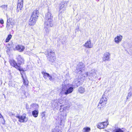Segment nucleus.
<instances>
[{"instance_id":"35","label":"nucleus","mask_w":132,"mask_h":132,"mask_svg":"<svg viewBox=\"0 0 132 132\" xmlns=\"http://www.w3.org/2000/svg\"><path fill=\"white\" fill-rule=\"evenodd\" d=\"M12 83H13V84H14V83H15V82H13Z\"/></svg>"},{"instance_id":"2","label":"nucleus","mask_w":132,"mask_h":132,"mask_svg":"<svg viewBox=\"0 0 132 132\" xmlns=\"http://www.w3.org/2000/svg\"><path fill=\"white\" fill-rule=\"evenodd\" d=\"M85 70L84 65L82 63H80L77 65L75 71L76 72L80 74L82 76V77H90L96 74V73L94 70H92L89 73L87 72H85L83 73L82 72Z\"/></svg>"},{"instance_id":"34","label":"nucleus","mask_w":132,"mask_h":132,"mask_svg":"<svg viewBox=\"0 0 132 132\" xmlns=\"http://www.w3.org/2000/svg\"><path fill=\"white\" fill-rule=\"evenodd\" d=\"M15 86V85H14H14L12 84V86H13H13Z\"/></svg>"},{"instance_id":"28","label":"nucleus","mask_w":132,"mask_h":132,"mask_svg":"<svg viewBox=\"0 0 132 132\" xmlns=\"http://www.w3.org/2000/svg\"><path fill=\"white\" fill-rule=\"evenodd\" d=\"M22 76V78L23 79V82L24 84L26 85H27L28 84V82L27 81H26L23 78V77L22 74H21Z\"/></svg>"},{"instance_id":"21","label":"nucleus","mask_w":132,"mask_h":132,"mask_svg":"<svg viewBox=\"0 0 132 132\" xmlns=\"http://www.w3.org/2000/svg\"><path fill=\"white\" fill-rule=\"evenodd\" d=\"M32 113L34 117L36 118L38 116L39 111L38 110H35L32 111Z\"/></svg>"},{"instance_id":"29","label":"nucleus","mask_w":132,"mask_h":132,"mask_svg":"<svg viewBox=\"0 0 132 132\" xmlns=\"http://www.w3.org/2000/svg\"><path fill=\"white\" fill-rule=\"evenodd\" d=\"M1 7L3 9L5 10H6L7 9V5H3L1 6Z\"/></svg>"},{"instance_id":"24","label":"nucleus","mask_w":132,"mask_h":132,"mask_svg":"<svg viewBox=\"0 0 132 132\" xmlns=\"http://www.w3.org/2000/svg\"><path fill=\"white\" fill-rule=\"evenodd\" d=\"M79 92L81 93H84L85 92V89L82 87H80L79 88Z\"/></svg>"},{"instance_id":"33","label":"nucleus","mask_w":132,"mask_h":132,"mask_svg":"<svg viewBox=\"0 0 132 132\" xmlns=\"http://www.w3.org/2000/svg\"><path fill=\"white\" fill-rule=\"evenodd\" d=\"M0 118H3V116H2V115L0 113Z\"/></svg>"},{"instance_id":"26","label":"nucleus","mask_w":132,"mask_h":132,"mask_svg":"<svg viewBox=\"0 0 132 132\" xmlns=\"http://www.w3.org/2000/svg\"><path fill=\"white\" fill-rule=\"evenodd\" d=\"M52 132H61V131L59 129L58 127H56L53 129Z\"/></svg>"},{"instance_id":"11","label":"nucleus","mask_w":132,"mask_h":132,"mask_svg":"<svg viewBox=\"0 0 132 132\" xmlns=\"http://www.w3.org/2000/svg\"><path fill=\"white\" fill-rule=\"evenodd\" d=\"M68 2H62L59 5L60 10L64 11L66 10V7L67 5Z\"/></svg>"},{"instance_id":"27","label":"nucleus","mask_w":132,"mask_h":132,"mask_svg":"<svg viewBox=\"0 0 132 132\" xmlns=\"http://www.w3.org/2000/svg\"><path fill=\"white\" fill-rule=\"evenodd\" d=\"M132 93L131 92H129L128 93L127 96V98L128 99V98H130V97L131 96Z\"/></svg>"},{"instance_id":"6","label":"nucleus","mask_w":132,"mask_h":132,"mask_svg":"<svg viewBox=\"0 0 132 132\" xmlns=\"http://www.w3.org/2000/svg\"><path fill=\"white\" fill-rule=\"evenodd\" d=\"M43 31L45 34H48L50 31V28L53 26V24L45 23Z\"/></svg>"},{"instance_id":"13","label":"nucleus","mask_w":132,"mask_h":132,"mask_svg":"<svg viewBox=\"0 0 132 132\" xmlns=\"http://www.w3.org/2000/svg\"><path fill=\"white\" fill-rule=\"evenodd\" d=\"M123 38L122 36L121 35L117 36L114 38V42L116 44H119L120 42Z\"/></svg>"},{"instance_id":"22","label":"nucleus","mask_w":132,"mask_h":132,"mask_svg":"<svg viewBox=\"0 0 132 132\" xmlns=\"http://www.w3.org/2000/svg\"><path fill=\"white\" fill-rule=\"evenodd\" d=\"M91 130L90 128L88 127H84L82 130V132H89Z\"/></svg>"},{"instance_id":"32","label":"nucleus","mask_w":132,"mask_h":132,"mask_svg":"<svg viewBox=\"0 0 132 132\" xmlns=\"http://www.w3.org/2000/svg\"><path fill=\"white\" fill-rule=\"evenodd\" d=\"M70 107V106H67L66 107H65L64 108V110H65L66 109H67L68 110H69V108Z\"/></svg>"},{"instance_id":"23","label":"nucleus","mask_w":132,"mask_h":132,"mask_svg":"<svg viewBox=\"0 0 132 132\" xmlns=\"http://www.w3.org/2000/svg\"><path fill=\"white\" fill-rule=\"evenodd\" d=\"M12 37V35L11 34H9L8 35L6 39L5 42H9Z\"/></svg>"},{"instance_id":"5","label":"nucleus","mask_w":132,"mask_h":132,"mask_svg":"<svg viewBox=\"0 0 132 132\" xmlns=\"http://www.w3.org/2000/svg\"><path fill=\"white\" fill-rule=\"evenodd\" d=\"M15 22L14 20L9 18L8 19L6 23V27L8 29H10L13 28V26L15 25Z\"/></svg>"},{"instance_id":"7","label":"nucleus","mask_w":132,"mask_h":132,"mask_svg":"<svg viewBox=\"0 0 132 132\" xmlns=\"http://www.w3.org/2000/svg\"><path fill=\"white\" fill-rule=\"evenodd\" d=\"M16 117L19 119V121L21 122H25L28 120V118L26 117V114H23L22 116H17Z\"/></svg>"},{"instance_id":"4","label":"nucleus","mask_w":132,"mask_h":132,"mask_svg":"<svg viewBox=\"0 0 132 132\" xmlns=\"http://www.w3.org/2000/svg\"><path fill=\"white\" fill-rule=\"evenodd\" d=\"M107 100L106 97L104 96L103 95L101 99L98 104V108L101 109L102 107L104 106L107 103Z\"/></svg>"},{"instance_id":"17","label":"nucleus","mask_w":132,"mask_h":132,"mask_svg":"<svg viewBox=\"0 0 132 132\" xmlns=\"http://www.w3.org/2000/svg\"><path fill=\"white\" fill-rule=\"evenodd\" d=\"M37 20L36 19L31 17L29 20V24L30 26L34 25L35 24Z\"/></svg>"},{"instance_id":"31","label":"nucleus","mask_w":132,"mask_h":132,"mask_svg":"<svg viewBox=\"0 0 132 132\" xmlns=\"http://www.w3.org/2000/svg\"><path fill=\"white\" fill-rule=\"evenodd\" d=\"M0 23L1 24H3L4 23V21L3 19H1L0 20Z\"/></svg>"},{"instance_id":"15","label":"nucleus","mask_w":132,"mask_h":132,"mask_svg":"<svg viewBox=\"0 0 132 132\" xmlns=\"http://www.w3.org/2000/svg\"><path fill=\"white\" fill-rule=\"evenodd\" d=\"M39 15V11L38 10H36L33 12L31 17L37 19Z\"/></svg>"},{"instance_id":"19","label":"nucleus","mask_w":132,"mask_h":132,"mask_svg":"<svg viewBox=\"0 0 132 132\" xmlns=\"http://www.w3.org/2000/svg\"><path fill=\"white\" fill-rule=\"evenodd\" d=\"M42 73L44 75V77L45 79H47L48 78H49L50 80H51L52 79V77L50 76V75L44 72H42Z\"/></svg>"},{"instance_id":"25","label":"nucleus","mask_w":132,"mask_h":132,"mask_svg":"<svg viewBox=\"0 0 132 132\" xmlns=\"http://www.w3.org/2000/svg\"><path fill=\"white\" fill-rule=\"evenodd\" d=\"M31 106L34 109H36L38 108V105L36 104H33L31 105Z\"/></svg>"},{"instance_id":"9","label":"nucleus","mask_w":132,"mask_h":132,"mask_svg":"<svg viewBox=\"0 0 132 132\" xmlns=\"http://www.w3.org/2000/svg\"><path fill=\"white\" fill-rule=\"evenodd\" d=\"M10 63L11 65L15 67L16 68L19 70V71H23L22 69L20 67V65L16 63L14 60L13 59L10 60Z\"/></svg>"},{"instance_id":"20","label":"nucleus","mask_w":132,"mask_h":132,"mask_svg":"<svg viewBox=\"0 0 132 132\" xmlns=\"http://www.w3.org/2000/svg\"><path fill=\"white\" fill-rule=\"evenodd\" d=\"M18 61L19 63V64H21L23 63L24 60L20 55L18 56Z\"/></svg>"},{"instance_id":"12","label":"nucleus","mask_w":132,"mask_h":132,"mask_svg":"<svg viewBox=\"0 0 132 132\" xmlns=\"http://www.w3.org/2000/svg\"><path fill=\"white\" fill-rule=\"evenodd\" d=\"M110 54L109 52H106L103 54L102 59L103 61L109 60L110 58Z\"/></svg>"},{"instance_id":"14","label":"nucleus","mask_w":132,"mask_h":132,"mask_svg":"<svg viewBox=\"0 0 132 132\" xmlns=\"http://www.w3.org/2000/svg\"><path fill=\"white\" fill-rule=\"evenodd\" d=\"M24 49V47L22 45H16L15 48H14V50H17L19 52H22Z\"/></svg>"},{"instance_id":"18","label":"nucleus","mask_w":132,"mask_h":132,"mask_svg":"<svg viewBox=\"0 0 132 132\" xmlns=\"http://www.w3.org/2000/svg\"><path fill=\"white\" fill-rule=\"evenodd\" d=\"M84 46L87 48H91L93 47V45L91 44L90 40H89L85 43Z\"/></svg>"},{"instance_id":"30","label":"nucleus","mask_w":132,"mask_h":132,"mask_svg":"<svg viewBox=\"0 0 132 132\" xmlns=\"http://www.w3.org/2000/svg\"><path fill=\"white\" fill-rule=\"evenodd\" d=\"M45 112H43L42 113L41 116H42V118H43V117H45Z\"/></svg>"},{"instance_id":"10","label":"nucleus","mask_w":132,"mask_h":132,"mask_svg":"<svg viewBox=\"0 0 132 132\" xmlns=\"http://www.w3.org/2000/svg\"><path fill=\"white\" fill-rule=\"evenodd\" d=\"M109 124L108 121H106L104 122H99L97 125V128L99 129H103L107 127Z\"/></svg>"},{"instance_id":"16","label":"nucleus","mask_w":132,"mask_h":132,"mask_svg":"<svg viewBox=\"0 0 132 132\" xmlns=\"http://www.w3.org/2000/svg\"><path fill=\"white\" fill-rule=\"evenodd\" d=\"M23 0H19V2L18 4L17 9L19 11L21 10L23 7Z\"/></svg>"},{"instance_id":"8","label":"nucleus","mask_w":132,"mask_h":132,"mask_svg":"<svg viewBox=\"0 0 132 132\" xmlns=\"http://www.w3.org/2000/svg\"><path fill=\"white\" fill-rule=\"evenodd\" d=\"M47 57L49 61L51 63H52L54 62L56 59L54 53L52 51L48 53Z\"/></svg>"},{"instance_id":"3","label":"nucleus","mask_w":132,"mask_h":132,"mask_svg":"<svg viewBox=\"0 0 132 132\" xmlns=\"http://www.w3.org/2000/svg\"><path fill=\"white\" fill-rule=\"evenodd\" d=\"M52 18L51 12L48 11L45 14V23L52 24Z\"/></svg>"},{"instance_id":"1","label":"nucleus","mask_w":132,"mask_h":132,"mask_svg":"<svg viewBox=\"0 0 132 132\" xmlns=\"http://www.w3.org/2000/svg\"><path fill=\"white\" fill-rule=\"evenodd\" d=\"M79 81H74L72 85L68 84L67 85L63 84L60 94L61 95L64 94L67 95L71 93L73 90V87L72 86L73 85L76 87H78V84Z\"/></svg>"}]
</instances>
